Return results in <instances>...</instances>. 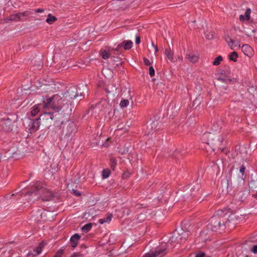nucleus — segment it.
Wrapping results in <instances>:
<instances>
[{
  "mask_svg": "<svg viewBox=\"0 0 257 257\" xmlns=\"http://www.w3.org/2000/svg\"><path fill=\"white\" fill-rule=\"evenodd\" d=\"M123 49L125 50H130L133 46V42L131 40L123 41Z\"/></svg>",
  "mask_w": 257,
  "mask_h": 257,
  "instance_id": "a211bd4d",
  "label": "nucleus"
},
{
  "mask_svg": "<svg viewBox=\"0 0 257 257\" xmlns=\"http://www.w3.org/2000/svg\"><path fill=\"white\" fill-rule=\"evenodd\" d=\"M110 50H111V52L113 50H114L116 51H118L120 50V48L119 47H118V46H117V47L115 48H110Z\"/></svg>",
  "mask_w": 257,
  "mask_h": 257,
  "instance_id": "a18cd8bd",
  "label": "nucleus"
},
{
  "mask_svg": "<svg viewBox=\"0 0 257 257\" xmlns=\"http://www.w3.org/2000/svg\"><path fill=\"white\" fill-rule=\"evenodd\" d=\"M220 128V124L214 121L211 126V132L205 133L202 136L201 140L202 143L208 144L214 150L221 149L224 138L219 131Z\"/></svg>",
  "mask_w": 257,
  "mask_h": 257,
  "instance_id": "f03ea898",
  "label": "nucleus"
},
{
  "mask_svg": "<svg viewBox=\"0 0 257 257\" xmlns=\"http://www.w3.org/2000/svg\"><path fill=\"white\" fill-rule=\"evenodd\" d=\"M49 107V104H48V98L44 101L43 103H39L34 105L31 111V114L32 116L36 115L39 112L42 113V110H44L45 108Z\"/></svg>",
  "mask_w": 257,
  "mask_h": 257,
  "instance_id": "6e6552de",
  "label": "nucleus"
},
{
  "mask_svg": "<svg viewBox=\"0 0 257 257\" xmlns=\"http://www.w3.org/2000/svg\"><path fill=\"white\" fill-rule=\"evenodd\" d=\"M241 50L242 52L246 56L250 57L253 55V49L248 44H244L241 47Z\"/></svg>",
  "mask_w": 257,
  "mask_h": 257,
  "instance_id": "ddd939ff",
  "label": "nucleus"
},
{
  "mask_svg": "<svg viewBox=\"0 0 257 257\" xmlns=\"http://www.w3.org/2000/svg\"><path fill=\"white\" fill-rule=\"evenodd\" d=\"M186 58L192 63H196L198 60V56L191 53L188 54L186 55Z\"/></svg>",
  "mask_w": 257,
  "mask_h": 257,
  "instance_id": "f3484780",
  "label": "nucleus"
},
{
  "mask_svg": "<svg viewBox=\"0 0 257 257\" xmlns=\"http://www.w3.org/2000/svg\"><path fill=\"white\" fill-rule=\"evenodd\" d=\"M72 191L73 193L75 195H76V196H80V195H81V193H80L79 191H77V190H76L72 189Z\"/></svg>",
  "mask_w": 257,
  "mask_h": 257,
  "instance_id": "f704fd0d",
  "label": "nucleus"
},
{
  "mask_svg": "<svg viewBox=\"0 0 257 257\" xmlns=\"http://www.w3.org/2000/svg\"><path fill=\"white\" fill-rule=\"evenodd\" d=\"M222 60V57L220 55L218 56L215 59L214 61L212 62V64L214 66H218L220 64Z\"/></svg>",
  "mask_w": 257,
  "mask_h": 257,
  "instance_id": "393cba45",
  "label": "nucleus"
},
{
  "mask_svg": "<svg viewBox=\"0 0 257 257\" xmlns=\"http://www.w3.org/2000/svg\"><path fill=\"white\" fill-rule=\"evenodd\" d=\"M55 117L56 118H60V117L58 116L56 112L52 108H45L44 110H42V114L40 116V119H46V120H54Z\"/></svg>",
  "mask_w": 257,
  "mask_h": 257,
  "instance_id": "423d86ee",
  "label": "nucleus"
},
{
  "mask_svg": "<svg viewBox=\"0 0 257 257\" xmlns=\"http://www.w3.org/2000/svg\"><path fill=\"white\" fill-rule=\"evenodd\" d=\"M149 74L151 76H153L155 75V70L152 66H150L149 68Z\"/></svg>",
  "mask_w": 257,
  "mask_h": 257,
  "instance_id": "2f4dec72",
  "label": "nucleus"
},
{
  "mask_svg": "<svg viewBox=\"0 0 257 257\" xmlns=\"http://www.w3.org/2000/svg\"><path fill=\"white\" fill-rule=\"evenodd\" d=\"M71 102L72 101L64 100L59 94L54 95L48 98L50 108L56 112L59 117L60 115H68L71 113L73 108Z\"/></svg>",
  "mask_w": 257,
  "mask_h": 257,
  "instance_id": "7ed1b4c3",
  "label": "nucleus"
},
{
  "mask_svg": "<svg viewBox=\"0 0 257 257\" xmlns=\"http://www.w3.org/2000/svg\"><path fill=\"white\" fill-rule=\"evenodd\" d=\"M92 228V224L91 223H87L84 226H83L81 228V230L83 232L86 233L88 232Z\"/></svg>",
  "mask_w": 257,
  "mask_h": 257,
  "instance_id": "b1692460",
  "label": "nucleus"
},
{
  "mask_svg": "<svg viewBox=\"0 0 257 257\" xmlns=\"http://www.w3.org/2000/svg\"><path fill=\"white\" fill-rule=\"evenodd\" d=\"M82 97L81 93L78 92L77 88L76 86H71L69 89L67 90V91L63 94V96H61V98L64 99V100H67L68 101H72L71 100L73 99H75L78 97Z\"/></svg>",
  "mask_w": 257,
  "mask_h": 257,
  "instance_id": "39448f33",
  "label": "nucleus"
},
{
  "mask_svg": "<svg viewBox=\"0 0 257 257\" xmlns=\"http://www.w3.org/2000/svg\"><path fill=\"white\" fill-rule=\"evenodd\" d=\"M135 42L136 44H139L141 42L140 38L139 36H137L135 40Z\"/></svg>",
  "mask_w": 257,
  "mask_h": 257,
  "instance_id": "ea45409f",
  "label": "nucleus"
},
{
  "mask_svg": "<svg viewBox=\"0 0 257 257\" xmlns=\"http://www.w3.org/2000/svg\"><path fill=\"white\" fill-rule=\"evenodd\" d=\"M24 197L28 203H32L39 199L43 201H51L54 197V194L49 189L42 186L41 183L37 182L31 185L30 190Z\"/></svg>",
  "mask_w": 257,
  "mask_h": 257,
  "instance_id": "f257e3e1",
  "label": "nucleus"
},
{
  "mask_svg": "<svg viewBox=\"0 0 257 257\" xmlns=\"http://www.w3.org/2000/svg\"><path fill=\"white\" fill-rule=\"evenodd\" d=\"M111 59L113 61L116 62V66H118L121 65V62L119 58L111 57Z\"/></svg>",
  "mask_w": 257,
  "mask_h": 257,
  "instance_id": "c756f323",
  "label": "nucleus"
},
{
  "mask_svg": "<svg viewBox=\"0 0 257 257\" xmlns=\"http://www.w3.org/2000/svg\"><path fill=\"white\" fill-rule=\"evenodd\" d=\"M225 41L231 50H235L240 47L239 41H234L229 36L225 38Z\"/></svg>",
  "mask_w": 257,
  "mask_h": 257,
  "instance_id": "9b49d317",
  "label": "nucleus"
},
{
  "mask_svg": "<svg viewBox=\"0 0 257 257\" xmlns=\"http://www.w3.org/2000/svg\"><path fill=\"white\" fill-rule=\"evenodd\" d=\"M239 20L241 21H244V20H246L245 16L243 15H240V16H239Z\"/></svg>",
  "mask_w": 257,
  "mask_h": 257,
  "instance_id": "a19ab883",
  "label": "nucleus"
},
{
  "mask_svg": "<svg viewBox=\"0 0 257 257\" xmlns=\"http://www.w3.org/2000/svg\"><path fill=\"white\" fill-rule=\"evenodd\" d=\"M80 238V235L77 233H76L71 236L70 238V241L72 243V246L73 247L76 246Z\"/></svg>",
  "mask_w": 257,
  "mask_h": 257,
  "instance_id": "dca6fc26",
  "label": "nucleus"
},
{
  "mask_svg": "<svg viewBox=\"0 0 257 257\" xmlns=\"http://www.w3.org/2000/svg\"><path fill=\"white\" fill-rule=\"evenodd\" d=\"M43 246L44 245L42 243H40L38 247L34 249V252L32 253L33 255H36L39 254L41 252Z\"/></svg>",
  "mask_w": 257,
  "mask_h": 257,
  "instance_id": "aec40b11",
  "label": "nucleus"
},
{
  "mask_svg": "<svg viewBox=\"0 0 257 257\" xmlns=\"http://www.w3.org/2000/svg\"><path fill=\"white\" fill-rule=\"evenodd\" d=\"M71 257H81V254L78 253H74Z\"/></svg>",
  "mask_w": 257,
  "mask_h": 257,
  "instance_id": "79ce46f5",
  "label": "nucleus"
},
{
  "mask_svg": "<svg viewBox=\"0 0 257 257\" xmlns=\"http://www.w3.org/2000/svg\"><path fill=\"white\" fill-rule=\"evenodd\" d=\"M223 217L218 215H215L212 217L207 225V229L212 231H217L221 227L224 226Z\"/></svg>",
  "mask_w": 257,
  "mask_h": 257,
  "instance_id": "20e7f679",
  "label": "nucleus"
},
{
  "mask_svg": "<svg viewBox=\"0 0 257 257\" xmlns=\"http://www.w3.org/2000/svg\"><path fill=\"white\" fill-rule=\"evenodd\" d=\"M40 118L35 120H31L30 122V131L31 132H34L38 130L40 125Z\"/></svg>",
  "mask_w": 257,
  "mask_h": 257,
  "instance_id": "f8f14e48",
  "label": "nucleus"
},
{
  "mask_svg": "<svg viewBox=\"0 0 257 257\" xmlns=\"http://www.w3.org/2000/svg\"><path fill=\"white\" fill-rule=\"evenodd\" d=\"M238 57V55L237 53L235 52H232L228 55V59H229V60L232 61L233 62L237 61V59Z\"/></svg>",
  "mask_w": 257,
  "mask_h": 257,
  "instance_id": "412c9836",
  "label": "nucleus"
},
{
  "mask_svg": "<svg viewBox=\"0 0 257 257\" xmlns=\"http://www.w3.org/2000/svg\"><path fill=\"white\" fill-rule=\"evenodd\" d=\"M200 189V185L195 183L190 189V193L189 196H194L197 195Z\"/></svg>",
  "mask_w": 257,
  "mask_h": 257,
  "instance_id": "2eb2a0df",
  "label": "nucleus"
},
{
  "mask_svg": "<svg viewBox=\"0 0 257 257\" xmlns=\"http://www.w3.org/2000/svg\"><path fill=\"white\" fill-rule=\"evenodd\" d=\"M188 235L189 234L187 232L182 230H181V232L178 231L177 233H175L172 236L170 240L171 241H176L177 243H182L186 240Z\"/></svg>",
  "mask_w": 257,
  "mask_h": 257,
  "instance_id": "1a4fd4ad",
  "label": "nucleus"
},
{
  "mask_svg": "<svg viewBox=\"0 0 257 257\" xmlns=\"http://www.w3.org/2000/svg\"><path fill=\"white\" fill-rule=\"evenodd\" d=\"M144 62L147 66H150L152 64V62L147 58H144Z\"/></svg>",
  "mask_w": 257,
  "mask_h": 257,
  "instance_id": "473e14b6",
  "label": "nucleus"
},
{
  "mask_svg": "<svg viewBox=\"0 0 257 257\" xmlns=\"http://www.w3.org/2000/svg\"><path fill=\"white\" fill-rule=\"evenodd\" d=\"M118 47H119L120 49L122 47L123 48V42L120 44H119L118 45H117Z\"/></svg>",
  "mask_w": 257,
  "mask_h": 257,
  "instance_id": "49530a36",
  "label": "nucleus"
},
{
  "mask_svg": "<svg viewBox=\"0 0 257 257\" xmlns=\"http://www.w3.org/2000/svg\"><path fill=\"white\" fill-rule=\"evenodd\" d=\"M110 164L111 168L114 170L115 168V166L116 165V161L115 158H111L110 159Z\"/></svg>",
  "mask_w": 257,
  "mask_h": 257,
  "instance_id": "c85d7f7f",
  "label": "nucleus"
},
{
  "mask_svg": "<svg viewBox=\"0 0 257 257\" xmlns=\"http://www.w3.org/2000/svg\"><path fill=\"white\" fill-rule=\"evenodd\" d=\"M206 38L208 40H211L213 38V33H209L208 34L206 35Z\"/></svg>",
  "mask_w": 257,
  "mask_h": 257,
  "instance_id": "c9c22d12",
  "label": "nucleus"
},
{
  "mask_svg": "<svg viewBox=\"0 0 257 257\" xmlns=\"http://www.w3.org/2000/svg\"><path fill=\"white\" fill-rule=\"evenodd\" d=\"M56 20V18L54 16H52L51 15H49L46 21L49 24H52Z\"/></svg>",
  "mask_w": 257,
  "mask_h": 257,
  "instance_id": "cd10ccee",
  "label": "nucleus"
},
{
  "mask_svg": "<svg viewBox=\"0 0 257 257\" xmlns=\"http://www.w3.org/2000/svg\"><path fill=\"white\" fill-rule=\"evenodd\" d=\"M44 12V10L42 9H37L35 10V12L39 13H42Z\"/></svg>",
  "mask_w": 257,
  "mask_h": 257,
  "instance_id": "37998d69",
  "label": "nucleus"
},
{
  "mask_svg": "<svg viewBox=\"0 0 257 257\" xmlns=\"http://www.w3.org/2000/svg\"><path fill=\"white\" fill-rule=\"evenodd\" d=\"M62 254H63V251L62 250H60L56 253V254L54 256V257H62Z\"/></svg>",
  "mask_w": 257,
  "mask_h": 257,
  "instance_id": "72a5a7b5",
  "label": "nucleus"
},
{
  "mask_svg": "<svg viewBox=\"0 0 257 257\" xmlns=\"http://www.w3.org/2000/svg\"><path fill=\"white\" fill-rule=\"evenodd\" d=\"M110 174L109 169H103L102 172V177L103 179H106L109 177Z\"/></svg>",
  "mask_w": 257,
  "mask_h": 257,
  "instance_id": "a878e982",
  "label": "nucleus"
},
{
  "mask_svg": "<svg viewBox=\"0 0 257 257\" xmlns=\"http://www.w3.org/2000/svg\"><path fill=\"white\" fill-rule=\"evenodd\" d=\"M240 149H241L242 150H245V148H244L243 147H242L240 148Z\"/></svg>",
  "mask_w": 257,
  "mask_h": 257,
  "instance_id": "8fccbe9b",
  "label": "nucleus"
},
{
  "mask_svg": "<svg viewBox=\"0 0 257 257\" xmlns=\"http://www.w3.org/2000/svg\"><path fill=\"white\" fill-rule=\"evenodd\" d=\"M100 54L103 59H108L111 54L110 48H109L107 49L101 50L100 52Z\"/></svg>",
  "mask_w": 257,
  "mask_h": 257,
  "instance_id": "4468645a",
  "label": "nucleus"
},
{
  "mask_svg": "<svg viewBox=\"0 0 257 257\" xmlns=\"http://www.w3.org/2000/svg\"><path fill=\"white\" fill-rule=\"evenodd\" d=\"M245 168L244 166H242L240 168L239 171L240 173H241L242 174V175L244 174V173L245 172Z\"/></svg>",
  "mask_w": 257,
  "mask_h": 257,
  "instance_id": "4c0bfd02",
  "label": "nucleus"
},
{
  "mask_svg": "<svg viewBox=\"0 0 257 257\" xmlns=\"http://www.w3.org/2000/svg\"><path fill=\"white\" fill-rule=\"evenodd\" d=\"M241 217H240L236 214H231L228 216L227 220L224 222L225 227H231V225H235L238 224L240 222V220L241 219Z\"/></svg>",
  "mask_w": 257,
  "mask_h": 257,
  "instance_id": "9d476101",
  "label": "nucleus"
},
{
  "mask_svg": "<svg viewBox=\"0 0 257 257\" xmlns=\"http://www.w3.org/2000/svg\"><path fill=\"white\" fill-rule=\"evenodd\" d=\"M250 9H247L244 16L245 17L246 20H248L250 18Z\"/></svg>",
  "mask_w": 257,
  "mask_h": 257,
  "instance_id": "7c9ffc66",
  "label": "nucleus"
},
{
  "mask_svg": "<svg viewBox=\"0 0 257 257\" xmlns=\"http://www.w3.org/2000/svg\"><path fill=\"white\" fill-rule=\"evenodd\" d=\"M153 46L154 47L155 52H157L158 51L157 47L156 46H154L153 44Z\"/></svg>",
  "mask_w": 257,
  "mask_h": 257,
  "instance_id": "de8ad7c7",
  "label": "nucleus"
},
{
  "mask_svg": "<svg viewBox=\"0 0 257 257\" xmlns=\"http://www.w3.org/2000/svg\"><path fill=\"white\" fill-rule=\"evenodd\" d=\"M165 53L170 60H173L174 53L170 49H166L165 51Z\"/></svg>",
  "mask_w": 257,
  "mask_h": 257,
  "instance_id": "5701e85b",
  "label": "nucleus"
},
{
  "mask_svg": "<svg viewBox=\"0 0 257 257\" xmlns=\"http://www.w3.org/2000/svg\"><path fill=\"white\" fill-rule=\"evenodd\" d=\"M129 101L127 99L121 100L119 103V106L121 108L127 107L129 104Z\"/></svg>",
  "mask_w": 257,
  "mask_h": 257,
  "instance_id": "bb28decb",
  "label": "nucleus"
},
{
  "mask_svg": "<svg viewBox=\"0 0 257 257\" xmlns=\"http://www.w3.org/2000/svg\"><path fill=\"white\" fill-rule=\"evenodd\" d=\"M166 248V243L162 244L161 247L157 248L155 251H150L146 253L143 257H162L165 254Z\"/></svg>",
  "mask_w": 257,
  "mask_h": 257,
  "instance_id": "0eeeda50",
  "label": "nucleus"
},
{
  "mask_svg": "<svg viewBox=\"0 0 257 257\" xmlns=\"http://www.w3.org/2000/svg\"><path fill=\"white\" fill-rule=\"evenodd\" d=\"M219 79L220 80H221V81L223 82L224 81V78H219Z\"/></svg>",
  "mask_w": 257,
  "mask_h": 257,
  "instance_id": "09e8293b",
  "label": "nucleus"
},
{
  "mask_svg": "<svg viewBox=\"0 0 257 257\" xmlns=\"http://www.w3.org/2000/svg\"><path fill=\"white\" fill-rule=\"evenodd\" d=\"M111 220V215H109L107 216L106 217L101 218L99 219V223L101 224H103L104 223H109Z\"/></svg>",
  "mask_w": 257,
  "mask_h": 257,
  "instance_id": "4be33fe9",
  "label": "nucleus"
},
{
  "mask_svg": "<svg viewBox=\"0 0 257 257\" xmlns=\"http://www.w3.org/2000/svg\"><path fill=\"white\" fill-rule=\"evenodd\" d=\"M251 251L254 253H257V245H254L251 249Z\"/></svg>",
  "mask_w": 257,
  "mask_h": 257,
  "instance_id": "e433bc0d",
  "label": "nucleus"
},
{
  "mask_svg": "<svg viewBox=\"0 0 257 257\" xmlns=\"http://www.w3.org/2000/svg\"><path fill=\"white\" fill-rule=\"evenodd\" d=\"M157 124L158 123L157 121H153L151 122V123L150 125H148L147 129L149 131V133L155 131L156 130V126Z\"/></svg>",
  "mask_w": 257,
  "mask_h": 257,
  "instance_id": "6ab92c4d",
  "label": "nucleus"
},
{
  "mask_svg": "<svg viewBox=\"0 0 257 257\" xmlns=\"http://www.w3.org/2000/svg\"><path fill=\"white\" fill-rule=\"evenodd\" d=\"M110 50H111V52L113 50H114L116 51H118L120 50V48L119 47H118V46H117V47L115 48H110Z\"/></svg>",
  "mask_w": 257,
  "mask_h": 257,
  "instance_id": "c03bdc74",
  "label": "nucleus"
},
{
  "mask_svg": "<svg viewBox=\"0 0 257 257\" xmlns=\"http://www.w3.org/2000/svg\"><path fill=\"white\" fill-rule=\"evenodd\" d=\"M205 255L203 252H199L196 254V257H205Z\"/></svg>",
  "mask_w": 257,
  "mask_h": 257,
  "instance_id": "58836bf2",
  "label": "nucleus"
}]
</instances>
